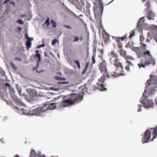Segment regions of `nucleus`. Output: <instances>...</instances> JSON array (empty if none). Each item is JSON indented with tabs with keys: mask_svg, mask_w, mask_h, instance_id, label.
<instances>
[{
	"mask_svg": "<svg viewBox=\"0 0 157 157\" xmlns=\"http://www.w3.org/2000/svg\"><path fill=\"white\" fill-rule=\"evenodd\" d=\"M150 79L147 82L144 92L147 91L148 95H151L156 92L155 88L157 87V76L151 75Z\"/></svg>",
	"mask_w": 157,
	"mask_h": 157,
	"instance_id": "f257e3e1",
	"label": "nucleus"
},
{
	"mask_svg": "<svg viewBox=\"0 0 157 157\" xmlns=\"http://www.w3.org/2000/svg\"><path fill=\"white\" fill-rule=\"evenodd\" d=\"M143 97L140 99V102L144 105V107L146 108H150L153 107L154 105V103L151 99L148 98L152 96L153 94L151 95H148L147 94V91H146L143 93Z\"/></svg>",
	"mask_w": 157,
	"mask_h": 157,
	"instance_id": "f03ea898",
	"label": "nucleus"
},
{
	"mask_svg": "<svg viewBox=\"0 0 157 157\" xmlns=\"http://www.w3.org/2000/svg\"><path fill=\"white\" fill-rule=\"evenodd\" d=\"M119 60L118 58L110 57V63L113 64H114L115 66L117 67L116 70V72H113L114 74H112L111 76L115 78L118 77L119 76L122 75L123 74L121 73L118 74L117 71L119 70L121 72H123V66H122L121 63L118 62Z\"/></svg>",
	"mask_w": 157,
	"mask_h": 157,
	"instance_id": "7ed1b4c3",
	"label": "nucleus"
},
{
	"mask_svg": "<svg viewBox=\"0 0 157 157\" xmlns=\"http://www.w3.org/2000/svg\"><path fill=\"white\" fill-rule=\"evenodd\" d=\"M69 98L71 101L75 102H79L82 101L83 95L82 94H69Z\"/></svg>",
	"mask_w": 157,
	"mask_h": 157,
	"instance_id": "20e7f679",
	"label": "nucleus"
},
{
	"mask_svg": "<svg viewBox=\"0 0 157 157\" xmlns=\"http://www.w3.org/2000/svg\"><path fill=\"white\" fill-rule=\"evenodd\" d=\"M153 128L149 129L147 130L143 137L142 139V143L144 144L147 143L149 141V140L151 138V132Z\"/></svg>",
	"mask_w": 157,
	"mask_h": 157,
	"instance_id": "39448f33",
	"label": "nucleus"
},
{
	"mask_svg": "<svg viewBox=\"0 0 157 157\" xmlns=\"http://www.w3.org/2000/svg\"><path fill=\"white\" fill-rule=\"evenodd\" d=\"M155 63L154 59L151 58L150 59H147L145 62L144 64L140 63L139 64L138 66L140 68L141 67L145 68L146 65H148L150 64H152L153 65Z\"/></svg>",
	"mask_w": 157,
	"mask_h": 157,
	"instance_id": "423d86ee",
	"label": "nucleus"
},
{
	"mask_svg": "<svg viewBox=\"0 0 157 157\" xmlns=\"http://www.w3.org/2000/svg\"><path fill=\"white\" fill-rule=\"evenodd\" d=\"M99 69L101 71V73H103L104 75L106 74L107 69L106 67L105 61L103 60L102 63H100L99 64Z\"/></svg>",
	"mask_w": 157,
	"mask_h": 157,
	"instance_id": "0eeeda50",
	"label": "nucleus"
},
{
	"mask_svg": "<svg viewBox=\"0 0 157 157\" xmlns=\"http://www.w3.org/2000/svg\"><path fill=\"white\" fill-rule=\"evenodd\" d=\"M44 107H45L44 106L38 107L34 109L33 111L34 114L36 115H39L41 113L43 112L45 110H46L47 109H44Z\"/></svg>",
	"mask_w": 157,
	"mask_h": 157,
	"instance_id": "6e6552de",
	"label": "nucleus"
},
{
	"mask_svg": "<svg viewBox=\"0 0 157 157\" xmlns=\"http://www.w3.org/2000/svg\"><path fill=\"white\" fill-rule=\"evenodd\" d=\"M103 10V7H100L99 8H97L95 9H94V13L96 17H101Z\"/></svg>",
	"mask_w": 157,
	"mask_h": 157,
	"instance_id": "1a4fd4ad",
	"label": "nucleus"
},
{
	"mask_svg": "<svg viewBox=\"0 0 157 157\" xmlns=\"http://www.w3.org/2000/svg\"><path fill=\"white\" fill-rule=\"evenodd\" d=\"M61 6L62 8L66 11L68 13L70 14H72L74 17L76 16V15L69 9L63 3H61Z\"/></svg>",
	"mask_w": 157,
	"mask_h": 157,
	"instance_id": "9d476101",
	"label": "nucleus"
},
{
	"mask_svg": "<svg viewBox=\"0 0 157 157\" xmlns=\"http://www.w3.org/2000/svg\"><path fill=\"white\" fill-rule=\"evenodd\" d=\"M29 157H45L44 155H41L39 153L38 155H36V152L33 149H32L30 152V155ZM51 157H54L52 156Z\"/></svg>",
	"mask_w": 157,
	"mask_h": 157,
	"instance_id": "9b49d317",
	"label": "nucleus"
},
{
	"mask_svg": "<svg viewBox=\"0 0 157 157\" xmlns=\"http://www.w3.org/2000/svg\"><path fill=\"white\" fill-rule=\"evenodd\" d=\"M74 101H71L69 98H68L62 102V105L63 106L66 107L67 105H71L72 104H74Z\"/></svg>",
	"mask_w": 157,
	"mask_h": 157,
	"instance_id": "f8f14e48",
	"label": "nucleus"
},
{
	"mask_svg": "<svg viewBox=\"0 0 157 157\" xmlns=\"http://www.w3.org/2000/svg\"><path fill=\"white\" fill-rule=\"evenodd\" d=\"M56 103H48L47 102L45 103L44 106L45 107L48 105V109H53L56 108Z\"/></svg>",
	"mask_w": 157,
	"mask_h": 157,
	"instance_id": "ddd939ff",
	"label": "nucleus"
},
{
	"mask_svg": "<svg viewBox=\"0 0 157 157\" xmlns=\"http://www.w3.org/2000/svg\"><path fill=\"white\" fill-rule=\"evenodd\" d=\"M146 16L148 20H154V13L151 11L147 12Z\"/></svg>",
	"mask_w": 157,
	"mask_h": 157,
	"instance_id": "4468645a",
	"label": "nucleus"
},
{
	"mask_svg": "<svg viewBox=\"0 0 157 157\" xmlns=\"http://www.w3.org/2000/svg\"><path fill=\"white\" fill-rule=\"evenodd\" d=\"M144 18V17H143L140 18L137 23V27L140 28L141 26V25L143 24L144 23V21L143 20Z\"/></svg>",
	"mask_w": 157,
	"mask_h": 157,
	"instance_id": "2eb2a0df",
	"label": "nucleus"
},
{
	"mask_svg": "<svg viewBox=\"0 0 157 157\" xmlns=\"http://www.w3.org/2000/svg\"><path fill=\"white\" fill-rule=\"evenodd\" d=\"M102 74H103L102 73ZM105 77H106L107 78H109L110 77L109 75L107 74V72H106V74H105L104 75L103 74V76L101 78H100L99 79V81L100 82H104L105 81Z\"/></svg>",
	"mask_w": 157,
	"mask_h": 157,
	"instance_id": "dca6fc26",
	"label": "nucleus"
},
{
	"mask_svg": "<svg viewBox=\"0 0 157 157\" xmlns=\"http://www.w3.org/2000/svg\"><path fill=\"white\" fill-rule=\"evenodd\" d=\"M15 108L19 110V113H21V114H23L24 115H27L28 114V112L26 110L23 109H18V108L17 107H15Z\"/></svg>",
	"mask_w": 157,
	"mask_h": 157,
	"instance_id": "f3484780",
	"label": "nucleus"
},
{
	"mask_svg": "<svg viewBox=\"0 0 157 157\" xmlns=\"http://www.w3.org/2000/svg\"><path fill=\"white\" fill-rule=\"evenodd\" d=\"M97 88L100 90L102 91L106 90L107 89L102 84H100L98 85L97 87Z\"/></svg>",
	"mask_w": 157,
	"mask_h": 157,
	"instance_id": "a211bd4d",
	"label": "nucleus"
},
{
	"mask_svg": "<svg viewBox=\"0 0 157 157\" xmlns=\"http://www.w3.org/2000/svg\"><path fill=\"white\" fill-rule=\"evenodd\" d=\"M153 138L151 140V141H153L154 139L155 138L156 136H157V126L155 127V128L153 131Z\"/></svg>",
	"mask_w": 157,
	"mask_h": 157,
	"instance_id": "6ab92c4d",
	"label": "nucleus"
},
{
	"mask_svg": "<svg viewBox=\"0 0 157 157\" xmlns=\"http://www.w3.org/2000/svg\"><path fill=\"white\" fill-rule=\"evenodd\" d=\"M30 94L33 97H36L37 96V93L34 90H30Z\"/></svg>",
	"mask_w": 157,
	"mask_h": 157,
	"instance_id": "aec40b11",
	"label": "nucleus"
},
{
	"mask_svg": "<svg viewBox=\"0 0 157 157\" xmlns=\"http://www.w3.org/2000/svg\"><path fill=\"white\" fill-rule=\"evenodd\" d=\"M74 6H75V7L78 10L80 11L82 10V7L78 0V1Z\"/></svg>",
	"mask_w": 157,
	"mask_h": 157,
	"instance_id": "412c9836",
	"label": "nucleus"
},
{
	"mask_svg": "<svg viewBox=\"0 0 157 157\" xmlns=\"http://www.w3.org/2000/svg\"><path fill=\"white\" fill-rule=\"evenodd\" d=\"M102 36H103V38L104 40V41L105 42H107V41L109 39V35L106 33H105V34H103Z\"/></svg>",
	"mask_w": 157,
	"mask_h": 157,
	"instance_id": "4be33fe9",
	"label": "nucleus"
},
{
	"mask_svg": "<svg viewBox=\"0 0 157 157\" xmlns=\"http://www.w3.org/2000/svg\"><path fill=\"white\" fill-rule=\"evenodd\" d=\"M143 54L144 55H147V59H150L151 58L154 59L153 58L151 57V55L150 54V52L148 50H147L146 52H143Z\"/></svg>",
	"mask_w": 157,
	"mask_h": 157,
	"instance_id": "5701e85b",
	"label": "nucleus"
},
{
	"mask_svg": "<svg viewBox=\"0 0 157 157\" xmlns=\"http://www.w3.org/2000/svg\"><path fill=\"white\" fill-rule=\"evenodd\" d=\"M120 53V55L123 56V57L126 58V52L125 51L122 49L118 51Z\"/></svg>",
	"mask_w": 157,
	"mask_h": 157,
	"instance_id": "b1692460",
	"label": "nucleus"
},
{
	"mask_svg": "<svg viewBox=\"0 0 157 157\" xmlns=\"http://www.w3.org/2000/svg\"><path fill=\"white\" fill-rule=\"evenodd\" d=\"M15 103L17 105H23L24 103L21 101L20 99H19L17 98L16 100L14 101Z\"/></svg>",
	"mask_w": 157,
	"mask_h": 157,
	"instance_id": "393cba45",
	"label": "nucleus"
},
{
	"mask_svg": "<svg viewBox=\"0 0 157 157\" xmlns=\"http://www.w3.org/2000/svg\"><path fill=\"white\" fill-rule=\"evenodd\" d=\"M110 53L111 55L109 54V57L118 58V56L117 55L116 53H114V51H112Z\"/></svg>",
	"mask_w": 157,
	"mask_h": 157,
	"instance_id": "a878e982",
	"label": "nucleus"
},
{
	"mask_svg": "<svg viewBox=\"0 0 157 157\" xmlns=\"http://www.w3.org/2000/svg\"><path fill=\"white\" fill-rule=\"evenodd\" d=\"M32 45L31 42L30 41V40H29L26 42V45L27 47L28 50H29L30 48Z\"/></svg>",
	"mask_w": 157,
	"mask_h": 157,
	"instance_id": "bb28decb",
	"label": "nucleus"
},
{
	"mask_svg": "<svg viewBox=\"0 0 157 157\" xmlns=\"http://www.w3.org/2000/svg\"><path fill=\"white\" fill-rule=\"evenodd\" d=\"M39 64L38 61V60H37V65H36V67H33V71L36 70V72H37L39 73H41V72H43L44 71H37V68L39 67Z\"/></svg>",
	"mask_w": 157,
	"mask_h": 157,
	"instance_id": "cd10ccee",
	"label": "nucleus"
},
{
	"mask_svg": "<svg viewBox=\"0 0 157 157\" xmlns=\"http://www.w3.org/2000/svg\"><path fill=\"white\" fill-rule=\"evenodd\" d=\"M68 2L71 3L73 5H74L77 2L78 0H67Z\"/></svg>",
	"mask_w": 157,
	"mask_h": 157,
	"instance_id": "c85d7f7f",
	"label": "nucleus"
},
{
	"mask_svg": "<svg viewBox=\"0 0 157 157\" xmlns=\"http://www.w3.org/2000/svg\"><path fill=\"white\" fill-rule=\"evenodd\" d=\"M136 54L138 58H141L144 56L143 53L142 52H141L140 50L139 52L138 53H137Z\"/></svg>",
	"mask_w": 157,
	"mask_h": 157,
	"instance_id": "c756f323",
	"label": "nucleus"
},
{
	"mask_svg": "<svg viewBox=\"0 0 157 157\" xmlns=\"http://www.w3.org/2000/svg\"><path fill=\"white\" fill-rule=\"evenodd\" d=\"M88 66H89V64L88 63H87L86 65V66H85V67L82 72V74H83L84 73H86V71H87V70L88 68Z\"/></svg>",
	"mask_w": 157,
	"mask_h": 157,
	"instance_id": "7c9ffc66",
	"label": "nucleus"
},
{
	"mask_svg": "<svg viewBox=\"0 0 157 157\" xmlns=\"http://www.w3.org/2000/svg\"><path fill=\"white\" fill-rule=\"evenodd\" d=\"M132 49V50L136 52V54L138 53L140 50L139 48L134 47Z\"/></svg>",
	"mask_w": 157,
	"mask_h": 157,
	"instance_id": "2f4dec72",
	"label": "nucleus"
},
{
	"mask_svg": "<svg viewBox=\"0 0 157 157\" xmlns=\"http://www.w3.org/2000/svg\"><path fill=\"white\" fill-rule=\"evenodd\" d=\"M10 65L14 70L16 71L17 70V68L13 62H11Z\"/></svg>",
	"mask_w": 157,
	"mask_h": 157,
	"instance_id": "473e14b6",
	"label": "nucleus"
},
{
	"mask_svg": "<svg viewBox=\"0 0 157 157\" xmlns=\"http://www.w3.org/2000/svg\"><path fill=\"white\" fill-rule=\"evenodd\" d=\"M126 47L127 48H129L131 49H132L133 48V45L131 44L129 42L126 45Z\"/></svg>",
	"mask_w": 157,
	"mask_h": 157,
	"instance_id": "72a5a7b5",
	"label": "nucleus"
},
{
	"mask_svg": "<svg viewBox=\"0 0 157 157\" xmlns=\"http://www.w3.org/2000/svg\"><path fill=\"white\" fill-rule=\"evenodd\" d=\"M51 23L52 24L53 27L55 28L56 27V23L54 21L52 20H51Z\"/></svg>",
	"mask_w": 157,
	"mask_h": 157,
	"instance_id": "f704fd0d",
	"label": "nucleus"
},
{
	"mask_svg": "<svg viewBox=\"0 0 157 157\" xmlns=\"http://www.w3.org/2000/svg\"><path fill=\"white\" fill-rule=\"evenodd\" d=\"M73 37L75 38V39L72 41L73 42H77L79 40V37L77 36H73Z\"/></svg>",
	"mask_w": 157,
	"mask_h": 157,
	"instance_id": "c9c22d12",
	"label": "nucleus"
},
{
	"mask_svg": "<svg viewBox=\"0 0 157 157\" xmlns=\"http://www.w3.org/2000/svg\"><path fill=\"white\" fill-rule=\"evenodd\" d=\"M11 96V98L13 99L14 101L17 98V96L13 94H12Z\"/></svg>",
	"mask_w": 157,
	"mask_h": 157,
	"instance_id": "e433bc0d",
	"label": "nucleus"
},
{
	"mask_svg": "<svg viewBox=\"0 0 157 157\" xmlns=\"http://www.w3.org/2000/svg\"><path fill=\"white\" fill-rule=\"evenodd\" d=\"M35 56L38 58V61H39V62H40L41 60V57L40 54H36Z\"/></svg>",
	"mask_w": 157,
	"mask_h": 157,
	"instance_id": "4c0bfd02",
	"label": "nucleus"
},
{
	"mask_svg": "<svg viewBox=\"0 0 157 157\" xmlns=\"http://www.w3.org/2000/svg\"><path fill=\"white\" fill-rule=\"evenodd\" d=\"M75 63L76 64L78 67L80 68L81 67L80 63L79 61L78 60H76L75 61Z\"/></svg>",
	"mask_w": 157,
	"mask_h": 157,
	"instance_id": "58836bf2",
	"label": "nucleus"
},
{
	"mask_svg": "<svg viewBox=\"0 0 157 157\" xmlns=\"http://www.w3.org/2000/svg\"><path fill=\"white\" fill-rule=\"evenodd\" d=\"M95 55L94 54L92 57V63L94 64L95 63Z\"/></svg>",
	"mask_w": 157,
	"mask_h": 157,
	"instance_id": "ea45409f",
	"label": "nucleus"
},
{
	"mask_svg": "<svg viewBox=\"0 0 157 157\" xmlns=\"http://www.w3.org/2000/svg\"><path fill=\"white\" fill-rule=\"evenodd\" d=\"M150 2L149 1H147L145 4V6L146 7H147V8H148L150 5Z\"/></svg>",
	"mask_w": 157,
	"mask_h": 157,
	"instance_id": "a19ab883",
	"label": "nucleus"
},
{
	"mask_svg": "<svg viewBox=\"0 0 157 157\" xmlns=\"http://www.w3.org/2000/svg\"><path fill=\"white\" fill-rule=\"evenodd\" d=\"M17 22L20 25H22L23 24V21L20 19H18Z\"/></svg>",
	"mask_w": 157,
	"mask_h": 157,
	"instance_id": "79ce46f5",
	"label": "nucleus"
},
{
	"mask_svg": "<svg viewBox=\"0 0 157 157\" xmlns=\"http://www.w3.org/2000/svg\"><path fill=\"white\" fill-rule=\"evenodd\" d=\"M69 83V81H62L59 82V84H67Z\"/></svg>",
	"mask_w": 157,
	"mask_h": 157,
	"instance_id": "37998d69",
	"label": "nucleus"
},
{
	"mask_svg": "<svg viewBox=\"0 0 157 157\" xmlns=\"http://www.w3.org/2000/svg\"><path fill=\"white\" fill-rule=\"evenodd\" d=\"M49 18H48L47 20L45 22L44 24H46V25L47 26H48L50 25V22L49 21Z\"/></svg>",
	"mask_w": 157,
	"mask_h": 157,
	"instance_id": "c03bdc74",
	"label": "nucleus"
},
{
	"mask_svg": "<svg viewBox=\"0 0 157 157\" xmlns=\"http://www.w3.org/2000/svg\"><path fill=\"white\" fill-rule=\"evenodd\" d=\"M58 41V40L56 39H54L52 42V45H55L56 43Z\"/></svg>",
	"mask_w": 157,
	"mask_h": 157,
	"instance_id": "a18cd8bd",
	"label": "nucleus"
},
{
	"mask_svg": "<svg viewBox=\"0 0 157 157\" xmlns=\"http://www.w3.org/2000/svg\"><path fill=\"white\" fill-rule=\"evenodd\" d=\"M99 4H102L103 2L102 0H95Z\"/></svg>",
	"mask_w": 157,
	"mask_h": 157,
	"instance_id": "49530a36",
	"label": "nucleus"
},
{
	"mask_svg": "<svg viewBox=\"0 0 157 157\" xmlns=\"http://www.w3.org/2000/svg\"><path fill=\"white\" fill-rule=\"evenodd\" d=\"M134 35V30H133V32L131 34V33H130V34L129 36V37L130 38H131L132 36H133Z\"/></svg>",
	"mask_w": 157,
	"mask_h": 157,
	"instance_id": "de8ad7c7",
	"label": "nucleus"
},
{
	"mask_svg": "<svg viewBox=\"0 0 157 157\" xmlns=\"http://www.w3.org/2000/svg\"><path fill=\"white\" fill-rule=\"evenodd\" d=\"M120 38L119 37L118 38H117L116 39V41L117 43H119L120 41Z\"/></svg>",
	"mask_w": 157,
	"mask_h": 157,
	"instance_id": "09e8293b",
	"label": "nucleus"
},
{
	"mask_svg": "<svg viewBox=\"0 0 157 157\" xmlns=\"http://www.w3.org/2000/svg\"><path fill=\"white\" fill-rule=\"evenodd\" d=\"M139 107L140 108L138 110V112H140L142 111V110L140 108L142 107V105H139Z\"/></svg>",
	"mask_w": 157,
	"mask_h": 157,
	"instance_id": "8fccbe9b",
	"label": "nucleus"
},
{
	"mask_svg": "<svg viewBox=\"0 0 157 157\" xmlns=\"http://www.w3.org/2000/svg\"><path fill=\"white\" fill-rule=\"evenodd\" d=\"M66 78H64L59 77V81L65 80Z\"/></svg>",
	"mask_w": 157,
	"mask_h": 157,
	"instance_id": "3c124183",
	"label": "nucleus"
},
{
	"mask_svg": "<svg viewBox=\"0 0 157 157\" xmlns=\"http://www.w3.org/2000/svg\"><path fill=\"white\" fill-rule=\"evenodd\" d=\"M15 60L16 61H20L21 60V59L19 57H16L15 58Z\"/></svg>",
	"mask_w": 157,
	"mask_h": 157,
	"instance_id": "603ef678",
	"label": "nucleus"
},
{
	"mask_svg": "<svg viewBox=\"0 0 157 157\" xmlns=\"http://www.w3.org/2000/svg\"><path fill=\"white\" fill-rule=\"evenodd\" d=\"M65 27L69 29H71L72 28L70 25H66Z\"/></svg>",
	"mask_w": 157,
	"mask_h": 157,
	"instance_id": "864d4df0",
	"label": "nucleus"
},
{
	"mask_svg": "<svg viewBox=\"0 0 157 157\" xmlns=\"http://www.w3.org/2000/svg\"><path fill=\"white\" fill-rule=\"evenodd\" d=\"M25 36L26 39L28 40H30V38L28 37L27 34L26 33L25 34Z\"/></svg>",
	"mask_w": 157,
	"mask_h": 157,
	"instance_id": "5fc2aeb1",
	"label": "nucleus"
},
{
	"mask_svg": "<svg viewBox=\"0 0 157 157\" xmlns=\"http://www.w3.org/2000/svg\"><path fill=\"white\" fill-rule=\"evenodd\" d=\"M44 46H45V44H42L39 45V46H38V47L39 48H41V47H44Z\"/></svg>",
	"mask_w": 157,
	"mask_h": 157,
	"instance_id": "6e6d98bb",
	"label": "nucleus"
},
{
	"mask_svg": "<svg viewBox=\"0 0 157 157\" xmlns=\"http://www.w3.org/2000/svg\"><path fill=\"white\" fill-rule=\"evenodd\" d=\"M125 68L127 71H129V66H126L125 67Z\"/></svg>",
	"mask_w": 157,
	"mask_h": 157,
	"instance_id": "4d7b16f0",
	"label": "nucleus"
},
{
	"mask_svg": "<svg viewBox=\"0 0 157 157\" xmlns=\"http://www.w3.org/2000/svg\"><path fill=\"white\" fill-rule=\"evenodd\" d=\"M125 39V36H123L122 37H121L120 38V39L122 40H124Z\"/></svg>",
	"mask_w": 157,
	"mask_h": 157,
	"instance_id": "13d9d810",
	"label": "nucleus"
},
{
	"mask_svg": "<svg viewBox=\"0 0 157 157\" xmlns=\"http://www.w3.org/2000/svg\"><path fill=\"white\" fill-rule=\"evenodd\" d=\"M5 86H7V87H10V84L9 83H6Z\"/></svg>",
	"mask_w": 157,
	"mask_h": 157,
	"instance_id": "bf43d9fd",
	"label": "nucleus"
},
{
	"mask_svg": "<svg viewBox=\"0 0 157 157\" xmlns=\"http://www.w3.org/2000/svg\"><path fill=\"white\" fill-rule=\"evenodd\" d=\"M10 0H6L4 2L3 4H6V3L9 2L10 1Z\"/></svg>",
	"mask_w": 157,
	"mask_h": 157,
	"instance_id": "052dcab7",
	"label": "nucleus"
},
{
	"mask_svg": "<svg viewBox=\"0 0 157 157\" xmlns=\"http://www.w3.org/2000/svg\"><path fill=\"white\" fill-rule=\"evenodd\" d=\"M10 4H12L13 6H14L15 5V3L13 2H10Z\"/></svg>",
	"mask_w": 157,
	"mask_h": 157,
	"instance_id": "680f3d73",
	"label": "nucleus"
},
{
	"mask_svg": "<svg viewBox=\"0 0 157 157\" xmlns=\"http://www.w3.org/2000/svg\"><path fill=\"white\" fill-rule=\"evenodd\" d=\"M126 62L127 63H129V64H131V62L129 60H126Z\"/></svg>",
	"mask_w": 157,
	"mask_h": 157,
	"instance_id": "e2e57ef3",
	"label": "nucleus"
},
{
	"mask_svg": "<svg viewBox=\"0 0 157 157\" xmlns=\"http://www.w3.org/2000/svg\"><path fill=\"white\" fill-rule=\"evenodd\" d=\"M118 48L119 49H121L122 47V46L121 45V44H118Z\"/></svg>",
	"mask_w": 157,
	"mask_h": 157,
	"instance_id": "0e129e2a",
	"label": "nucleus"
},
{
	"mask_svg": "<svg viewBox=\"0 0 157 157\" xmlns=\"http://www.w3.org/2000/svg\"><path fill=\"white\" fill-rule=\"evenodd\" d=\"M54 78L56 80H59V77L58 76H55L54 77Z\"/></svg>",
	"mask_w": 157,
	"mask_h": 157,
	"instance_id": "69168bd1",
	"label": "nucleus"
},
{
	"mask_svg": "<svg viewBox=\"0 0 157 157\" xmlns=\"http://www.w3.org/2000/svg\"><path fill=\"white\" fill-rule=\"evenodd\" d=\"M17 29L19 31H21V28L20 27H18Z\"/></svg>",
	"mask_w": 157,
	"mask_h": 157,
	"instance_id": "338daca9",
	"label": "nucleus"
},
{
	"mask_svg": "<svg viewBox=\"0 0 157 157\" xmlns=\"http://www.w3.org/2000/svg\"><path fill=\"white\" fill-rule=\"evenodd\" d=\"M155 103L157 105V98L155 99Z\"/></svg>",
	"mask_w": 157,
	"mask_h": 157,
	"instance_id": "774afa93",
	"label": "nucleus"
}]
</instances>
